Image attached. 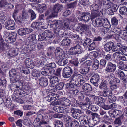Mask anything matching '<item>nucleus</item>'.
Returning a JSON list of instances; mask_svg holds the SVG:
<instances>
[{
	"label": "nucleus",
	"mask_w": 127,
	"mask_h": 127,
	"mask_svg": "<svg viewBox=\"0 0 127 127\" xmlns=\"http://www.w3.org/2000/svg\"><path fill=\"white\" fill-rule=\"evenodd\" d=\"M10 81L12 83H13L17 81V80L20 79V77L18 74L16 73L15 69H13L10 70L9 72Z\"/></svg>",
	"instance_id": "1"
},
{
	"label": "nucleus",
	"mask_w": 127,
	"mask_h": 127,
	"mask_svg": "<svg viewBox=\"0 0 127 127\" xmlns=\"http://www.w3.org/2000/svg\"><path fill=\"white\" fill-rule=\"evenodd\" d=\"M91 15L88 12H81L78 18L80 21H83L86 22H88L91 19Z\"/></svg>",
	"instance_id": "2"
},
{
	"label": "nucleus",
	"mask_w": 127,
	"mask_h": 127,
	"mask_svg": "<svg viewBox=\"0 0 127 127\" xmlns=\"http://www.w3.org/2000/svg\"><path fill=\"white\" fill-rule=\"evenodd\" d=\"M115 82L117 83H120V81L119 79L114 78L113 80H110L109 83L110 89L113 91L115 90L118 88V86L115 83Z\"/></svg>",
	"instance_id": "3"
},
{
	"label": "nucleus",
	"mask_w": 127,
	"mask_h": 127,
	"mask_svg": "<svg viewBox=\"0 0 127 127\" xmlns=\"http://www.w3.org/2000/svg\"><path fill=\"white\" fill-rule=\"evenodd\" d=\"M102 4L101 1L97 0L91 6L90 10L91 11L99 10L101 8Z\"/></svg>",
	"instance_id": "4"
},
{
	"label": "nucleus",
	"mask_w": 127,
	"mask_h": 127,
	"mask_svg": "<svg viewBox=\"0 0 127 127\" xmlns=\"http://www.w3.org/2000/svg\"><path fill=\"white\" fill-rule=\"evenodd\" d=\"M72 73V69L69 67H67L63 69L62 75L64 77L67 78L70 77Z\"/></svg>",
	"instance_id": "5"
},
{
	"label": "nucleus",
	"mask_w": 127,
	"mask_h": 127,
	"mask_svg": "<svg viewBox=\"0 0 127 127\" xmlns=\"http://www.w3.org/2000/svg\"><path fill=\"white\" fill-rule=\"evenodd\" d=\"M81 122H82L83 124L88 125L89 127H92L96 124L92 119H89L88 120L87 116H86V118H83Z\"/></svg>",
	"instance_id": "6"
},
{
	"label": "nucleus",
	"mask_w": 127,
	"mask_h": 127,
	"mask_svg": "<svg viewBox=\"0 0 127 127\" xmlns=\"http://www.w3.org/2000/svg\"><path fill=\"white\" fill-rule=\"evenodd\" d=\"M116 67V65L110 62L107 63V66L106 67L105 70L107 72H113L115 70Z\"/></svg>",
	"instance_id": "7"
},
{
	"label": "nucleus",
	"mask_w": 127,
	"mask_h": 127,
	"mask_svg": "<svg viewBox=\"0 0 127 127\" xmlns=\"http://www.w3.org/2000/svg\"><path fill=\"white\" fill-rule=\"evenodd\" d=\"M99 79V75L97 74H95L92 77L90 81L93 85L95 86H97L98 85V82Z\"/></svg>",
	"instance_id": "8"
},
{
	"label": "nucleus",
	"mask_w": 127,
	"mask_h": 127,
	"mask_svg": "<svg viewBox=\"0 0 127 127\" xmlns=\"http://www.w3.org/2000/svg\"><path fill=\"white\" fill-rule=\"evenodd\" d=\"M14 26V22L10 19L7 20L5 24V28L8 30L13 29Z\"/></svg>",
	"instance_id": "9"
},
{
	"label": "nucleus",
	"mask_w": 127,
	"mask_h": 127,
	"mask_svg": "<svg viewBox=\"0 0 127 127\" xmlns=\"http://www.w3.org/2000/svg\"><path fill=\"white\" fill-rule=\"evenodd\" d=\"M82 77L81 75L75 72L70 78V82H71L74 83V82L76 83L78 82L79 79L82 78Z\"/></svg>",
	"instance_id": "10"
},
{
	"label": "nucleus",
	"mask_w": 127,
	"mask_h": 127,
	"mask_svg": "<svg viewBox=\"0 0 127 127\" xmlns=\"http://www.w3.org/2000/svg\"><path fill=\"white\" fill-rule=\"evenodd\" d=\"M91 96L95 103L99 105L103 103L104 100V99L103 98L99 96L92 95H91Z\"/></svg>",
	"instance_id": "11"
},
{
	"label": "nucleus",
	"mask_w": 127,
	"mask_h": 127,
	"mask_svg": "<svg viewBox=\"0 0 127 127\" xmlns=\"http://www.w3.org/2000/svg\"><path fill=\"white\" fill-rule=\"evenodd\" d=\"M70 110L72 117L75 119H78L79 117L78 114H80L82 112L79 109H75L73 107L71 108Z\"/></svg>",
	"instance_id": "12"
},
{
	"label": "nucleus",
	"mask_w": 127,
	"mask_h": 127,
	"mask_svg": "<svg viewBox=\"0 0 127 127\" xmlns=\"http://www.w3.org/2000/svg\"><path fill=\"white\" fill-rule=\"evenodd\" d=\"M121 30V29L120 28L116 27L114 29L113 31H111L109 29H106V30L103 29L102 31L105 34H106L105 33L106 32L108 33V35H111L113 32L119 34Z\"/></svg>",
	"instance_id": "13"
},
{
	"label": "nucleus",
	"mask_w": 127,
	"mask_h": 127,
	"mask_svg": "<svg viewBox=\"0 0 127 127\" xmlns=\"http://www.w3.org/2000/svg\"><path fill=\"white\" fill-rule=\"evenodd\" d=\"M118 100L125 106V104L127 103V91L125 92L123 96L119 97Z\"/></svg>",
	"instance_id": "14"
},
{
	"label": "nucleus",
	"mask_w": 127,
	"mask_h": 127,
	"mask_svg": "<svg viewBox=\"0 0 127 127\" xmlns=\"http://www.w3.org/2000/svg\"><path fill=\"white\" fill-rule=\"evenodd\" d=\"M3 34H4L3 36L4 39L6 43H11L14 42L9 35V32L7 31H4L3 32Z\"/></svg>",
	"instance_id": "15"
},
{
	"label": "nucleus",
	"mask_w": 127,
	"mask_h": 127,
	"mask_svg": "<svg viewBox=\"0 0 127 127\" xmlns=\"http://www.w3.org/2000/svg\"><path fill=\"white\" fill-rule=\"evenodd\" d=\"M82 92L86 93L92 91V89L91 86L88 83H85L82 85Z\"/></svg>",
	"instance_id": "16"
},
{
	"label": "nucleus",
	"mask_w": 127,
	"mask_h": 127,
	"mask_svg": "<svg viewBox=\"0 0 127 127\" xmlns=\"http://www.w3.org/2000/svg\"><path fill=\"white\" fill-rule=\"evenodd\" d=\"M114 43L112 42H108L104 45V49L106 52H109L112 50L114 46Z\"/></svg>",
	"instance_id": "17"
},
{
	"label": "nucleus",
	"mask_w": 127,
	"mask_h": 127,
	"mask_svg": "<svg viewBox=\"0 0 127 127\" xmlns=\"http://www.w3.org/2000/svg\"><path fill=\"white\" fill-rule=\"evenodd\" d=\"M103 19L96 18L95 21H93L92 23L94 26L101 27L102 26Z\"/></svg>",
	"instance_id": "18"
},
{
	"label": "nucleus",
	"mask_w": 127,
	"mask_h": 127,
	"mask_svg": "<svg viewBox=\"0 0 127 127\" xmlns=\"http://www.w3.org/2000/svg\"><path fill=\"white\" fill-rule=\"evenodd\" d=\"M63 8V6L58 3L55 4L53 8V11L55 14H57V13L60 12Z\"/></svg>",
	"instance_id": "19"
},
{
	"label": "nucleus",
	"mask_w": 127,
	"mask_h": 127,
	"mask_svg": "<svg viewBox=\"0 0 127 127\" xmlns=\"http://www.w3.org/2000/svg\"><path fill=\"white\" fill-rule=\"evenodd\" d=\"M59 101L58 102H60V104L66 106H69L71 103V101L65 98H62L60 100H59Z\"/></svg>",
	"instance_id": "20"
},
{
	"label": "nucleus",
	"mask_w": 127,
	"mask_h": 127,
	"mask_svg": "<svg viewBox=\"0 0 127 127\" xmlns=\"http://www.w3.org/2000/svg\"><path fill=\"white\" fill-rule=\"evenodd\" d=\"M36 35L34 34H32L29 36L27 39V42L29 44L32 43L35 44L36 42Z\"/></svg>",
	"instance_id": "21"
},
{
	"label": "nucleus",
	"mask_w": 127,
	"mask_h": 127,
	"mask_svg": "<svg viewBox=\"0 0 127 127\" xmlns=\"http://www.w3.org/2000/svg\"><path fill=\"white\" fill-rule=\"evenodd\" d=\"M45 14V16H47L46 18L47 20L51 19L53 17L57 16V14H55L53 11H52L50 9L47 10Z\"/></svg>",
	"instance_id": "22"
},
{
	"label": "nucleus",
	"mask_w": 127,
	"mask_h": 127,
	"mask_svg": "<svg viewBox=\"0 0 127 127\" xmlns=\"http://www.w3.org/2000/svg\"><path fill=\"white\" fill-rule=\"evenodd\" d=\"M58 97V95L54 93H52L48 95L46 97V99L47 101L50 102L53 100L55 101L56 99V97Z\"/></svg>",
	"instance_id": "23"
},
{
	"label": "nucleus",
	"mask_w": 127,
	"mask_h": 127,
	"mask_svg": "<svg viewBox=\"0 0 127 127\" xmlns=\"http://www.w3.org/2000/svg\"><path fill=\"white\" fill-rule=\"evenodd\" d=\"M25 64L26 66L28 67L31 69H33L35 66V65L30 59H26L25 61Z\"/></svg>",
	"instance_id": "24"
},
{
	"label": "nucleus",
	"mask_w": 127,
	"mask_h": 127,
	"mask_svg": "<svg viewBox=\"0 0 127 127\" xmlns=\"http://www.w3.org/2000/svg\"><path fill=\"white\" fill-rule=\"evenodd\" d=\"M39 83L41 86L45 87L48 85V81L46 78L41 77L39 79Z\"/></svg>",
	"instance_id": "25"
},
{
	"label": "nucleus",
	"mask_w": 127,
	"mask_h": 127,
	"mask_svg": "<svg viewBox=\"0 0 127 127\" xmlns=\"http://www.w3.org/2000/svg\"><path fill=\"white\" fill-rule=\"evenodd\" d=\"M44 32H46V34H45V35L46 37V39L48 41L52 40L53 38V36L54 34L49 30H45Z\"/></svg>",
	"instance_id": "26"
},
{
	"label": "nucleus",
	"mask_w": 127,
	"mask_h": 127,
	"mask_svg": "<svg viewBox=\"0 0 127 127\" xmlns=\"http://www.w3.org/2000/svg\"><path fill=\"white\" fill-rule=\"evenodd\" d=\"M102 10H102L99 12V10L91 11H92L91 19H92L95 18L100 16V15L101 14H103V13H102Z\"/></svg>",
	"instance_id": "27"
},
{
	"label": "nucleus",
	"mask_w": 127,
	"mask_h": 127,
	"mask_svg": "<svg viewBox=\"0 0 127 127\" xmlns=\"http://www.w3.org/2000/svg\"><path fill=\"white\" fill-rule=\"evenodd\" d=\"M80 72L82 74H86L88 73L89 70V67L86 66H83L82 64L80 66Z\"/></svg>",
	"instance_id": "28"
},
{
	"label": "nucleus",
	"mask_w": 127,
	"mask_h": 127,
	"mask_svg": "<svg viewBox=\"0 0 127 127\" xmlns=\"http://www.w3.org/2000/svg\"><path fill=\"white\" fill-rule=\"evenodd\" d=\"M69 21L67 19H64V23L62 29L64 30H66L68 29H69L70 27L69 26Z\"/></svg>",
	"instance_id": "29"
},
{
	"label": "nucleus",
	"mask_w": 127,
	"mask_h": 127,
	"mask_svg": "<svg viewBox=\"0 0 127 127\" xmlns=\"http://www.w3.org/2000/svg\"><path fill=\"white\" fill-rule=\"evenodd\" d=\"M68 62V60L65 58L60 59L58 61V64L59 65L63 66L66 65Z\"/></svg>",
	"instance_id": "30"
},
{
	"label": "nucleus",
	"mask_w": 127,
	"mask_h": 127,
	"mask_svg": "<svg viewBox=\"0 0 127 127\" xmlns=\"http://www.w3.org/2000/svg\"><path fill=\"white\" fill-rule=\"evenodd\" d=\"M117 66L119 69L127 71V66L124 64L123 62L120 61L117 63Z\"/></svg>",
	"instance_id": "31"
},
{
	"label": "nucleus",
	"mask_w": 127,
	"mask_h": 127,
	"mask_svg": "<svg viewBox=\"0 0 127 127\" xmlns=\"http://www.w3.org/2000/svg\"><path fill=\"white\" fill-rule=\"evenodd\" d=\"M21 17L22 20L28 19L29 18V15L28 12L25 10H23L22 11Z\"/></svg>",
	"instance_id": "32"
},
{
	"label": "nucleus",
	"mask_w": 127,
	"mask_h": 127,
	"mask_svg": "<svg viewBox=\"0 0 127 127\" xmlns=\"http://www.w3.org/2000/svg\"><path fill=\"white\" fill-rule=\"evenodd\" d=\"M119 13L122 15H126L127 14V8L125 6L121 7L119 10Z\"/></svg>",
	"instance_id": "33"
},
{
	"label": "nucleus",
	"mask_w": 127,
	"mask_h": 127,
	"mask_svg": "<svg viewBox=\"0 0 127 127\" xmlns=\"http://www.w3.org/2000/svg\"><path fill=\"white\" fill-rule=\"evenodd\" d=\"M46 66L48 68H47L51 71L52 73V72H54V68H55L56 65L55 63L53 62L47 64L46 65Z\"/></svg>",
	"instance_id": "34"
},
{
	"label": "nucleus",
	"mask_w": 127,
	"mask_h": 127,
	"mask_svg": "<svg viewBox=\"0 0 127 127\" xmlns=\"http://www.w3.org/2000/svg\"><path fill=\"white\" fill-rule=\"evenodd\" d=\"M92 64V66L93 69L96 70L98 68L99 63L98 60L97 59L95 60Z\"/></svg>",
	"instance_id": "35"
},
{
	"label": "nucleus",
	"mask_w": 127,
	"mask_h": 127,
	"mask_svg": "<svg viewBox=\"0 0 127 127\" xmlns=\"http://www.w3.org/2000/svg\"><path fill=\"white\" fill-rule=\"evenodd\" d=\"M71 40L69 38H65L61 42V44L63 45L68 46L71 43Z\"/></svg>",
	"instance_id": "36"
},
{
	"label": "nucleus",
	"mask_w": 127,
	"mask_h": 127,
	"mask_svg": "<svg viewBox=\"0 0 127 127\" xmlns=\"http://www.w3.org/2000/svg\"><path fill=\"white\" fill-rule=\"evenodd\" d=\"M48 24L49 25L51 28H55L57 26V24L56 20H49L48 21Z\"/></svg>",
	"instance_id": "37"
},
{
	"label": "nucleus",
	"mask_w": 127,
	"mask_h": 127,
	"mask_svg": "<svg viewBox=\"0 0 127 127\" xmlns=\"http://www.w3.org/2000/svg\"><path fill=\"white\" fill-rule=\"evenodd\" d=\"M92 119L94 120L95 122L97 124L100 121V120L99 117V115L96 113H95L92 116Z\"/></svg>",
	"instance_id": "38"
},
{
	"label": "nucleus",
	"mask_w": 127,
	"mask_h": 127,
	"mask_svg": "<svg viewBox=\"0 0 127 127\" xmlns=\"http://www.w3.org/2000/svg\"><path fill=\"white\" fill-rule=\"evenodd\" d=\"M40 6L38 8V12L40 13H41L44 12L47 8V6L45 4L39 5Z\"/></svg>",
	"instance_id": "39"
},
{
	"label": "nucleus",
	"mask_w": 127,
	"mask_h": 127,
	"mask_svg": "<svg viewBox=\"0 0 127 127\" xmlns=\"http://www.w3.org/2000/svg\"><path fill=\"white\" fill-rule=\"evenodd\" d=\"M107 85V81L103 79L102 80L99 87L100 89H102L106 87Z\"/></svg>",
	"instance_id": "40"
},
{
	"label": "nucleus",
	"mask_w": 127,
	"mask_h": 127,
	"mask_svg": "<svg viewBox=\"0 0 127 127\" xmlns=\"http://www.w3.org/2000/svg\"><path fill=\"white\" fill-rule=\"evenodd\" d=\"M59 80L57 77L53 76L51 78L50 80V83L51 84H54L58 83Z\"/></svg>",
	"instance_id": "41"
},
{
	"label": "nucleus",
	"mask_w": 127,
	"mask_h": 127,
	"mask_svg": "<svg viewBox=\"0 0 127 127\" xmlns=\"http://www.w3.org/2000/svg\"><path fill=\"white\" fill-rule=\"evenodd\" d=\"M102 95L104 97L108 96L111 94L112 92L108 88L104 89L102 92Z\"/></svg>",
	"instance_id": "42"
},
{
	"label": "nucleus",
	"mask_w": 127,
	"mask_h": 127,
	"mask_svg": "<svg viewBox=\"0 0 127 127\" xmlns=\"http://www.w3.org/2000/svg\"><path fill=\"white\" fill-rule=\"evenodd\" d=\"M46 32H44L38 36V40L39 41H47V40L46 39V37L45 34L46 33Z\"/></svg>",
	"instance_id": "43"
},
{
	"label": "nucleus",
	"mask_w": 127,
	"mask_h": 127,
	"mask_svg": "<svg viewBox=\"0 0 127 127\" xmlns=\"http://www.w3.org/2000/svg\"><path fill=\"white\" fill-rule=\"evenodd\" d=\"M102 26L106 28H109L110 27V24L109 21L107 20L103 19Z\"/></svg>",
	"instance_id": "44"
},
{
	"label": "nucleus",
	"mask_w": 127,
	"mask_h": 127,
	"mask_svg": "<svg viewBox=\"0 0 127 127\" xmlns=\"http://www.w3.org/2000/svg\"><path fill=\"white\" fill-rule=\"evenodd\" d=\"M28 12L30 15V20L31 21L35 19L36 17V14L34 12L32 9H29Z\"/></svg>",
	"instance_id": "45"
},
{
	"label": "nucleus",
	"mask_w": 127,
	"mask_h": 127,
	"mask_svg": "<svg viewBox=\"0 0 127 127\" xmlns=\"http://www.w3.org/2000/svg\"><path fill=\"white\" fill-rule=\"evenodd\" d=\"M80 122L76 120L72 121L70 125L71 127H79L80 126Z\"/></svg>",
	"instance_id": "46"
},
{
	"label": "nucleus",
	"mask_w": 127,
	"mask_h": 127,
	"mask_svg": "<svg viewBox=\"0 0 127 127\" xmlns=\"http://www.w3.org/2000/svg\"><path fill=\"white\" fill-rule=\"evenodd\" d=\"M49 123V121L48 120L44 119L40 121L39 125H38L37 126L38 127H43L44 125L48 124Z\"/></svg>",
	"instance_id": "47"
},
{
	"label": "nucleus",
	"mask_w": 127,
	"mask_h": 127,
	"mask_svg": "<svg viewBox=\"0 0 127 127\" xmlns=\"http://www.w3.org/2000/svg\"><path fill=\"white\" fill-rule=\"evenodd\" d=\"M16 55V54L15 50L13 49H11L10 50L7 54V56L8 57H10Z\"/></svg>",
	"instance_id": "48"
},
{
	"label": "nucleus",
	"mask_w": 127,
	"mask_h": 127,
	"mask_svg": "<svg viewBox=\"0 0 127 127\" xmlns=\"http://www.w3.org/2000/svg\"><path fill=\"white\" fill-rule=\"evenodd\" d=\"M80 105V106L81 108L83 110H86L87 109H88L90 106V105L86 103H83L80 102L79 103Z\"/></svg>",
	"instance_id": "49"
},
{
	"label": "nucleus",
	"mask_w": 127,
	"mask_h": 127,
	"mask_svg": "<svg viewBox=\"0 0 127 127\" xmlns=\"http://www.w3.org/2000/svg\"><path fill=\"white\" fill-rule=\"evenodd\" d=\"M116 100V98L112 93L111 95L108 96V101L110 103H112L115 101Z\"/></svg>",
	"instance_id": "50"
},
{
	"label": "nucleus",
	"mask_w": 127,
	"mask_h": 127,
	"mask_svg": "<svg viewBox=\"0 0 127 127\" xmlns=\"http://www.w3.org/2000/svg\"><path fill=\"white\" fill-rule=\"evenodd\" d=\"M7 17L5 16L3 13H1L0 14V21L2 23H5L7 19Z\"/></svg>",
	"instance_id": "51"
},
{
	"label": "nucleus",
	"mask_w": 127,
	"mask_h": 127,
	"mask_svg": "<svg viewBox=\"0 0 127 127\" xmlns=\"http://www.w3.org/2000/svg\"><path fill=\"white\" fill-rule=\"evenodd\" d=\"M122 55L121 53L119 52H116L113 54V56L114 58L117 60H119L121 57V56Z\"/></svg>",
	"instance_id": "52"
},
{
	"label": "nucleus",
	"mask_w": 127,
	"mask_h": 127,
	"mask_svg": "<svg viewBox=\"0 0 127 127\" xmlns=\"http://www.w3.org/2000/svg\"><path fill=\"white\" fill-rule=\"evenodd\" d=\"M84 41L83 45L84 47H87L91 42V40L89 38L86 37L84 39Z\"/></svg>",
	"instance_id": "53"
},
{
	"label": "nucleus",
	"mask_w": 127,
	"mask_h": 127,
	"mask_svg": "<svg viewBox=\"0 0 127 127\" xmlns=\"http://www.w3.org/2000/svg\"><path fill=\"white\" fill-rule=\"evenodd\" d=\"M41 74L45 76L47 75H49V74H51V71L49 70V69L47 68L45 69L43 71H42L41 72Z\"/></svg>",
	"instance_id": "54"
},
{
	"label": "nucleus",
	"mask_w": 127,
	"mask_h": 127,
	"mask_svg": "<svg viewBox=\"0 0 127 127\" xmlns=\"http://www.w3.org/2000/svg\"><path fill=\"white\" fill-rule=\"evenodd\" d=\"M55 127H62L63 125V123L61 121L57 120L54 123Z\"/></svg>",
	"instance_id": "55"
},
{
	"label": "nucleus",
	"mask_w": 127,
	"mask_h": 127,
	"mask_svg": "<svg viewBox=\"0 0 127 127\" xmlns=\"http://www.w3.org/2000/svg\"><path fill=\"white\" fill-rule=\"evenodd\" d=\"M121 117H118L115 119L113 123L115 124L118 125V126L121 125L122 122L121 120Z\"/></svg>",
	"instance_id": "56"
},
{
	"label": "nucleus",
	"mask_w": 127,
	"mask_h": 127,
	"mask_svg": "<svg viewBox=\"0 0 127 127\" xmlns=\"http://www.w3.org/2000/svg\"><path fill=\"white\" fill-rule=\"evenodd\" d=\"M17 92V94H19V95L20 96L22 97H24L27 95L26 93L21 89L18 90Z\"/></svg>",
	"instance_id": "57"
},
{
	"label": "nucleus",
	"mask_w": 127,
	"mask_h": 127,
	"mask_svg": "<svg viewBox=\"0 0 127 127\" xmlns=\"http://www.w3.org/2000/svg\"><path fill=\"white\" fill-rule=\"evenodd\" d=\"M9 35L11 38V39L14 42L16 40L17 37V34L14 32H12L11 33H9Z\"/></svg>",
	"instance_id": "58"
},
{
	"label": "nucleus",
	"mask_w": 127,
	"mask_h": 127,
	"mask_svg": "<svg viewBox=\"0 0 127 127\" xmlns=\"http://www.w3.org/2000/svg\"><path fill=\"white\" fill-rule=\"evenodd\" d=\"M9 4L5 0H1L0 1V8H2L5 7V5H7Z\"/></svg>",
	"instance_id": "59"
},
{
	"label": "nucleus",
	"mask_w": 127,
	"mask_h": 127,
	"mask_svg": "<svg viewBox=\"0 0 127 127\" xmlns=\"http://www.w3.org/2000/svg\"><path fill=\"white\" fill-rule=\"evenodd\" d=\"M70 83H67L66 84V88L69 89H71V88H74V87L76 83L75 82L73 83L71 82H70Z\"/></svg>",
	"instance_id": "60"
},
{
	"label": "nucleus",
	"mask_w": 127,
	"mask_h": 127,
	"mask_svg": "<svg viewBox=\"0 0 127 127\" xmlns=\"http://www.w3.org/2000/svg\"><path fill=\"white\" fill-rule=\"evenodd\" d=\"M31 84L28 82L23 83V88H24L26 90L28 91L30 88Z\"/></svg>",
	"instance_id": "61"
},
{
	"label": "nucleus",
	"mask_w": 127,
	"mask_h": 127,
	"mask_svg": "<svg viewBox=\"0 0 127 127\" xmlns=\"http://www.w3.org/2000/svg\"><path fill=\"white\" fill-rule=\"evenodd\" d=\"M18 34L22 36L26 34L24 28H21L18 30Z\"/></svg>",
	"instance_id": "62"
},
{
	"label": "nucleus",
	"mask_w": 127,
	"mask_h": 127,
	"mask_svg": "<svg viewBox=\"0 0 127 127\" xmlns=\"http://www.w3.org/2000/svg\"><path fill=\"white\" fill-rule=\"evenodd\" d=\"M118 21L117 19L115 17H113L111 19V24L114 26H116L117 25Z\"/></svg>",
	"instance_id": "63"
},
{
	"label": "nucleus",
	"mask_w": 127,
	"mask_h": 127,
	"mask_svg": "<svg viewBox=\"0 0 127 127\" xmlns=\"http://www.w3.org/2000/svg\"><path fill=\"white\" fill-rule=\"evenodd\" d=\"M64 83L63 82H60L58 84H57L56 86V88L58 90L61 89H62L64 86Z\"/></svg>",
	"instance_id": "64"
}]
</instances>
